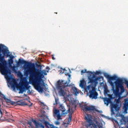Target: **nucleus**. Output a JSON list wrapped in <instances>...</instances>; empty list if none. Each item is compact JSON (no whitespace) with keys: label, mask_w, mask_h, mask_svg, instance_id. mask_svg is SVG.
I'll return each instance as SVG.
<instances>
[{"label":"nucleus","mask_w":128,"mask_h":128,"mask_svg":"<svg viewBox=\"0 0 128 128\" xmlns=\"http://www.w3.org/2000/svg\"><path fill=\"white\" fill-rule=\"evenodd\" d=\"M88 72H86V69L84 70H82L81 71L82 74H85V72H86L87 74H88Z\"/></svg>","instance_id":"nucleus-25"},{"label":"nucleus","mask_w":128,"mask_h":128,"mask_svg":"<svg viewBox=\"0 0 128 128\" xmlns=\"http://www.w3.org/2000/svg\"><path fill=\"white\" fill-rule=\"evenodd\" d=\"M116 88L113 90V94H114V98H118V99H115L114 104H112V108H114L116 110H118L120 108V95L122 94L124 92V80L122 78H118L116 82H114Z\"/></svg>","instance_id":"nucleus-3"},{"label":"nucleus","mask_w":128,"mask_h":128,"mask_svg":"<svg viewBox=\"0 0 128 128\" xmlns=\"http://www.w3.org/2000/svg\"><path fill=\"white\" fill-rule=\"evenodd\" d=\"M4 56H6V58L10 56V60H14V56H10L8 48L4 45L1 44H0V72L3 76H6L10 74L11 71L8 68V63L4 60Z\"/></svg>","instance_id":"nucleus-2"},{"label":"nucleus","mask_w":128,"mask_h":128,"mask_svg":"<svg viewBox=\"0 0 128 128\" xmlns=\"http://www.w3.org/2000/svg\"><path fill=\"white\" fill-rule=\"evenodd\" d=\"M102 72L100 71H96V72H89L88 76V84H93L94 86H98V80L102 78H104L102 76H99L96 77V76L101 74Z\"/></svg>","instance_id":"nucleus-5"},{"label":"nucleus","mask_w":128,"mask_h":128,"mask_svg":"<svg viewBox=\"0 0 128 128\" xmlns=\"http://www.w3.org/2000/svg\"><path fill=\"white\" fill-rule=\"evenodd\" d=\"M17 66H20V64H24L27 66V70L24 72V76H29V82L34 86L36 90L38 92L44 90L43 86L45 84L42 78L46 74V71H42V70L36 68L34 64L26 61L22 58H20L18 62H16Z\"/></svg>","instance_id":"nucleus-1"},{"label":"nucleus","mask_w":128,"mask_h":128,"mask_svg":"<svg viewBox=\"0 0 128 128\" xmlns=\"http://www.w3.org/2000/svg\"><path fill=\"white\" fill-rule=\"evenodd\" d=\"M27 124L30 128H44V125L40 123L34 119H32L30 121L27 122Z\"/></svg>","instance_id":"nucleus-8"},{"label":"nucleus","mask_w":128,"mask_h":128,"mask_svg":"<svg viewBox=\"0 0 128 128\" xmlns=\"http://www.w3.org/2000/svg\"><path fill=\"white\" fill-rule=\"evenodd\" d=\"M72 90L75 96L78 94V88L76 87H72Z\"/></svg>","instance_id":"nucleus-18"},{"label":"nucleus","mask_w":128,"mask_h":128,"mask_svg":"<svg viewBox=\"0 0 128 128\" xmlns=\"http://www.w3.org/2000/svg\"><path fill=\"white\" fill-rule=\"evenodd\" d=\"M85 120H86L88 124H85V126L86 128H102V124L96 122V124H94V122L92 120V116H90V115H87L85 117Z\"/></svg>","instance_id":"nucleus-6"},{"label":"nucleus","mask_w":128,"mask_h":128,"mask_svg":"<svg viewBox=\"0 0 128 128\" xmlns=\"http://www.w3.org/2000/svg\"><path fill=\"white\" fill-rule=\"evenodd\" d=\"M80 86L81 88H84V80H81L80 81Z\"/></svg>","instance_id":"nucleus-20"},{"label":"nucleus","mask_w":128,"mask_h":128,"mask_svg":"<svg viewBox=\"0 0 128 128\" xmlns=\"http://www.w3.org/2000/svg\"><path fill=\"white\" fill-rule=\"evenodd\" d=\"M112 112H113V114H114V112H112Z\"/></svg>","instance_id":"nucleus-34"},{"label":"nucleus","mask_w":128,"mask_h":128,"mask_svg":"<svg viewBox=\"0 0 128 128\" xmlns=\"http://www.w3.org/2000/svg\"><path fill=\"white\" fill-rule=\"evenodd\" d=\"M30 86L28 85V83L26 81H22L18 87L20 92L22 94L24 90H28Z\"/></svg>","instance_id":"nucleus-9"},{"label":"nucleus","mask_w":128,"mask_h":128,"mask_svg":"<svg viewBox=\"0 0 128 128\" xmlns=\"http://www.w3.org/2000/svg\"><path fill=\"white\" fill-rule=\"evenodd\" d=\"M10 84L12 88H16V86H18V82H16L15 80H13L12 82H10Z\"/></svg>","instance_id":"nucleus-17"},{"label":"nucleus","mask_w":128,"mask_h":128,"mask_svg":"<svg viewBox=\"0 0 128 128\" xmlns=\"http://www.w3.org/2000/svg\"><path fill=\"white\" fill-rule=\"evenodd\" d=\"M104 76L108 79V82L112 86H114V82L112 80H116L118 78L116 76H110L108 73H104Z\"/></svg>","instance_id":"nucleus-11"},{"label":"nucleus","mask_w":128,"mask_h":128,"mask_svg":"<svg viewBox=\"0 0 128 128\" xmlns=\"http://www.w3.org/2000/svg\"><path fill=\"white\" fill-rule=\"evenodd\" d=\"M37 66H38V68H40V65H37Z\"/></svg>","instance_id":"nucleus-31"},{"label":"nucleus","mask_w":128,"mask_h":128,"mask_svg":"<svg viewBox=\"0 0 128 128\" xmlns=\"http://www.w3.org/2000/svg\"><path fill=\"white\" fill-rule=\"evenodd\" d=\"M52 59L54 60H56V58H54V55H52Z\"/></svg>","instance_id":"nucleus-30"},{"label":"nucleus","mask_w":128,"mask_h":128,"mask_svg":"<svg viewBox=\"0 0 128 128\" xmlns=\"http://www.w3.org/2000/svg\"><path fill=\"white\" fill-rule=\"evenodd\" d=\"M18 76H22V72H18Z\"/></svg>","instance_id":"nucleus-29"},{"label":"nucleus","mask_w":128,"mask_h":128,"mask_svg":"<svg viewBox=\"0 0 128 128\" xmlns=\"http://www.w3.org/2000/svg\"><path fill=\"white\" fill-rule=\"evenodd\" d=\"M98 94L96 90L94 88H92V90H90L89 92V98L92 100H96L98 98Z\"/></svg>","instance_id":"nucleus-12"},{"label":"nucleus","mask_w":128,"mask_h":128,"mask_svg":"<svg viewBox=\"0 0 128 128\" xmlns=\"http://www.w3.org/2000/svg\"><path fill=\"white\" fill-rule=\"evenodd\" d=\"M56 14H58V12H56Z\"/></svg>","instance_id":"nucleus-35"},{"label":"nucleus","mask_w":128,"mask_h":128,"mask_svg":"<svg viewBox=\"0 0 128 128\" xmlns=\"http://www.w3.org/2000/svg\"><path fill=\"white\" fill-rule=\"evenodd\" d=\"M106 92H107L106 91H105V94H106Z\"/></svg>","instance_id":"nucleus-33"},{"label":"nucleus","mask_w":128,"mask_h":128,"mask_svg":"<svg viewBox=\"0 0 128 128\" xmlns=\"http://www.w3.org/2000/svg\"><path fill=\"white\" fill-rule=\"evenodd\" d=\"M65 74H66V76H68V78H70V76H72L70 74V73H68V72H66Z\"/></svg>","instance_id":"nucleus-26"},{"label":"nucleus","mask_w":128,"mask_h":128,"mask_svg":"<svg viewBox=\"0 0 128 128\" xmlns=\"http://www.w3.org/2000/svg\"><path fill=\"white\" fill-rule=\"evenodd\" d=\"M12 70L16 74L18 73V71H16V66H13L12 68Z\"/></svg>","instance_id":"nucleus-24"},{"label":"nucleus","mask_w":128,"mask_h":128,"mask_svg":"<svg viewBox=\"0 0 128 128\" xmlns=\"http://www.w3.org/2000/svg\"><path fill=\"white\" fill-rule=\"evenodd\" d=\"M2 104H0V120L2 118Z\"/></svg>","instance_id":"nucleus-21"},{"label":"nucleus","mask_w":128,"mask_h":128,"mask_svg":"<svg viewBox=\"0 0 128 128\" xmlns=\"http://www.w3.org/2000/svg\"><path fill=\"white\" fill-rule=\"evenodd\" d=\"M68 120V124H70V122H72V114L69 116V117Z\"/></svg>","instance_id":"nucleus-23"},{"label":"nucleus","mask_w":128,"mask_h":128,"mask_svg":"<svg viewBox=\"0 0 128 128\" xmlns=\"http://www.w3.org/2000/svg\"><path fill=\"white\" fill-rule=\"evenodd\" d=\"M124 112H126L128 110V102L125 101V103L124 104Z\"/></svg>","instance_id":"nucleus-19"},{"label":"nucleus","mask_w":128,"mask_h":128,"mask_svg":"<svg viewBox=\"0 0 128 128\" xmlns=\"http://www.w3.org/2000/svg\"><path fill=\"white\" fill-rule=\"evenodd\" d=\"M67 108L68 109L66 110V107L64 104H61L60 105L59 110L54 108L53 110V116L56 118H57L58 120H62V116H66L68 114H74V110L72 108L70 107V106L69 104L67 105Z\"/></svg>","instance_id":"nucleus-4"},{"label":"nucleus","mask_w":128,"mask_h":128,"mask_svg":"<svg viewBox=\"0 0 128 128\" xmlns=\"http://www.w3.org/2000/svg\"><path fill=\"white\" fill-rule=\"evenodd\" d=\"M68 81L64 82L63 84H62V82L60 81L58 82L57 88L58 90V94L60 96H66V92H68Z\"/></svg>","instance_id":"nucleus-7"},{"label":"nucleus","mask_w":128,"mask_h":128,"mask_svg":"<svg viewBox=\"0 0 128 128\" xmlns=\"http://www.w3.org/2000/svg\"><path fill=\"white\" fill-rule=\"evenodd\" d=\"M16 104L18 106H32V104H28L26 103V101H24L22 100H19L16 102Z\"/></svg>","instance_id":"nucleus-15"},{"label":"nucleus","mask_w":128,"mask_h":128,"mask_svg":"<svg viewBox=\"0 0 128 128\" xmlns=\"http://www.w3.org/2000/svg\"><path fill=\"white\" fill-rule=\"evenodd\" d=\"M60 124V122H58V121H57L56 122V124L58 125V124Z\"/></svg>","instance_id":"nucleus-28"},{"label":"nucleus","mask_w":128,"mask_h":128,"mask_svg":"<svg viewBox=\"0 0 128 128\" xmlns=\"http://www.w3.org/2000/svg\"><path fill=\"white\" fill-rule=\"evenodd\" d=\"M68 124H70V123H67V124L65 123L64 124V128H68Z\"/></svg>","instance_id":"nucleus-27"},{"label":"nucleus","mask_w":128,"mask_h":128,"mask_svg":"<svg viewBox=\"0 0 128 128\" xmlns=\"http://www.w3.org/2000/svg\"><path fill=\"white\" fill-rule=\"evenodd\" d=\"M82 108H83L84 112H100V111L96 108V106H88V105L84 104Z\"/></svg>","instance_id":"nucleus-10"},{"label":"nucleus","mask_w":128,"mask_h":128,"mask_svg":"<svg viewBox=\"0 0 128 128\" xmlns=\"http://www.w3.org/2000/svg\"><path fill=\"white\" fill-rule=\"evenodd\" d=\"M8 64H10V66H12V64H14V60L9 59L8 60Z\"/></svg>","instance_id":"nucleus-22"},{"label":"nucleus","mask_w":128,"mask_h":128,"mask_svg":"<svg viewBox=\"0 0 128 128\" xmlns=\"http://www.w3.org/2000/svg\"><path fill=\"white\" fill-rule=\"evenodd\" d=\"M16 104L18 106H32V104H28L26 103V101H24L22 100H19L16 102Z\"/></svg>","instance_id":"nucleus-16"},{"label":"nucleus","mask_w":128,"mask_h":128,"mask_svg":"<svg viewBox=\"0 0 128 128\" xmlns=\"http://www.w3.org/2000/svg\"><path fill=\"white\" fill-rule=\"evenodd\" d=\"M0 98H4V100H6V104H10L12 106H15L16 104V102L10 100V99L6 98V96L2 94L1 92H0Z\"/></svg>","instance_id":"nucleus-14"},{"label":"nucleus","mask_w":128,"mask_h":128,"mask_svg":"<svg viewBox=\"0 0 128 128\" xmlns=\"http://www.w3.org/2000/svg\"><path fill=\"white\" fill-rule=\"evenodd\" d=\"M124 112H126V114H128V110H127V111Z\"/></svg>","instance_id":"nucleus-32"},{"label":"nucleus","mask_w":128,"mask_h":128,"mask_svg":"<svg viewBox=\"0 0 128 128\" xmlns=\"http://www.w3.org/2000/svg\"><path fill=\"white\" fill-rule=\"evenodd\" d=\"M108 98L106 97L102 98L104 104H106L107 106H108L109 104H112V100L114 98L112 97L113 94H108Z\"/></svg>","instance_id":"nucleus-13"}]
</instances>
